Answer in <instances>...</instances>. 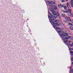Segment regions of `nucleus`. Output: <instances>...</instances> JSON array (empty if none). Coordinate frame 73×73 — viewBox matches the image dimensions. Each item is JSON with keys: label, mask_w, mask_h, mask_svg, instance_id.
<instances>
[{"label": "nucleus", "mask_w": 73, "mask_h": 73, "mask_svg": "<svg viewBox=\"0 0 73 73\" xmlns=\"http://www.w3.org/2000/svg\"><path fill=\"white\" fill-rule=\"evenodd\" d=\"M67 2H68V0H65Z\"/></svg>", "instance_id": "obj_25"}, {"label": "nucleus", "mask_w": 73, "mask_h": 73, "mask_svg": "<svg viewBox=\"0 0 73 73\" xmlns=\"http://www.w3.org/2000/svg\"><path fill=\"white\" fill-rule=\"evenodd\" d=\"M64 9H67V8L66 7V6H64Z\"/></svg>", "instance_id": "obj_20"}, {"label": "nucleus", "mask_w": 73, "mask_h": 73, "mask_svg": "<svg viewBox=\"0 0 73 73\" xmlns=\"http://www.w3.org/2000/svg\"><path fill=\"white\" fill-rule=\"evenodd\" d=\"M51 8H50V10H51V9H54L55 10H56V9H57V7H56V6H55L51 5Z\"/></svg>", "instance_id": "obj_5"}, {"label": "nucleus", "mask_w": 73, "mask_h": 73, "mask_svg": "<svg viewBox=\"0 0 73 73\" xmlns=\"http://www.w3.org/2000/svg\"><path fill=\"white\" fill-rule=\"evenodd\" d=\"M71 72H73V70H71Z\"/></svg>", "instance_id": "obj_26"}, {"label": "nucleus", "mask_w": 73, "mask_h": 73, "mask_svg": "<svg viewBox=\"0 0 73 73\" xmlns=\"http://www.w3.org/2000/svg\"><path fill=\"white\" fill-rule=\"evenodd\" d=\"M69 50H72V49L71 48H69Z\"/></svg>", "instance_id": "obj_24"}, {"label": "nucleus", "mask_w": 73, "mask_h": 73, "mask_svg": "<svg viewBox=\"0 0 73 73\" xmlns=\"http://www.w3.org/2000/svg\"><path fill=\"white\" fill-rule=\"evenodd\" d=\"M66 20H67L68 21H71V19L67 17V16L65 18Z\"/></svg>", "instance_id": "obj_7"}, {"label": "nucleus", "mask_w": 73, "mask_h": 73, "mask_svg": "<svg viewBox=\"0 0 73 73\" xmlns=\"http://www.w3.org/2000/svg\"><path fill=\"white\" fill-rule=\"evenodd\" d=\"M57 29H58V30H61V28H57Z\"/></svg>", "instance_id": "obj_18"}, {"label": "nucleus", "mask_w": 73, "mask_h": 73, "mask_svg": "<svg viewBox=\"0 0 73 73\" xmlns=\"http://www.w3.org/2000/svg\"><path fill=\"white\" fill-rule=\"evenodd\" d=\"M72 40H73V37H72Z\"/></svg>", "instance_id": "obj_27"}, {"label": "nucleus", "mask_w": 73, "mask_h": 73, "mask_svg": "<svg viewBox=\"0 0 73 73\" xmlns=\"http://www.w3.org/2000/svg\"><path fill=\"white\" fill-rule=\"evenodd\" d=\"M70 29H71V30H72V31H73V27H70Z\"/></svg>", "instance_id": "obj_16"}, {"label": "nucleus", "mask_w": 73, "mask_h": 73, "mask_svg": "<svg viewBox=\"0 0 73 73\" xmlns=\"http://www.w3.org/2000/svg\"><path fill=\"white\" fill-rule=\"evenodd\" d=\"M60 36L62 37H64L65 36V35L64 33V34H61L60 35Z\"/></svg>", "instance_id": "obj_11"}, {"label": "nucleus", "mask_w": 73, "mask_h": 73, "mask_svg": "<svg viewBox=\"0 0 73 73\" xmlns=\"http://www.w3.org/2000/svg\"><path fill=\"white\" fill-rule=\"evenodd\" d=\"M62 17H65V18H66V17L67 16H66V15H65V14H62Z\"/></svg>", "instance_id": "obj_8"}, {"label": "nucleus", "mask_w": 73, "mask_h": 73, "mask_svg": "<svg viewBox=\"0 0 73 73\" xmlns=\"http://www.w3.org/2000/svg\"><path fill=\"white\" fill-rule=\"evenodd\" d=\"M68 25H69V26H72L73 25H72V24L70 23H69Z\"/></svg>", "instance_id": "obj_14"}, {"label": "nucleus", "mask_w": 73, "mask_h": 73, "mask_svg": "<svg viewBox=\"0 0 73 73\" xmlns=\"http://www.w3.org/2000/svg\"><path fill=\"white\" fill-rule=\"evenodd\" d=\"M50 21L51 23H52L53 25H54L53 26V27L54 28H55L54 26H58V25H59L60 23H58L57 22V21L54 20L53 19H53L52 17H50Z\"/></svg>", "instance_id": "obj_2"}, {"label": "nucleus", "mask_w": 73, "mask_h": 73, "mask_svg": "<svg viewBox=\"0 0 73 73\" xmlns=\"http://www.w3.org/2000/svg\"><path fill=\"white\" fill-rule=\"evenodd\" d=\"M64 42L65 44H66L67 45H69V44H70V43L72 42V41H71V40H64Z\"/></svg>", "instance_id": "obj_4"}, {"label": "nucleus", "mask_w": 73, "mask_h": 73, "mask_svg": "<svg viewBox=\"0 0 73 73\" xmlns=\"http://www.w3.org/2000/svg\"><path fill=\"white\" fill-rule=\"evenodd\" d=\"M67 11H68V12L69 13H71V10H70V9H68Z\"/></svg>", "instance_id": "obj_13"}, {"label": "nucleus", "mask_w": 73, "mask_h": 73, "mask_svg": "<svg viewBox=\"0 0 73 73\" xmlns=\"http://www.w3.org/2000/svg\"><path fill=\"white\" fill-rule=\"evenodd\" d=\"M64 36H65V38H63V40H67V39H70L72 38V37L70 36H68V33H64Z\"/></svg>", "instance_id": "obj_3"}, {"label": "nucleus", "mask_w": 73, "mask_h": 73, "mask_svg": "<svg viewBox=\"0 0 73 73\" xmlns=\"http://www.w3.org/2000/svg\"><path fill=\"white\" fill-rule=\"evenodd\" d=\"M58 33H62V31H59L58 32Z\"/></svg>", "instance_id": "obj_17"}, {"label": "nucleus", "mask_w": 73, "mask_h": 73, "mask_svg": "<svg viewBox=\"0 0 73 73\" xmlns=\"http://www.w3.org/2000/svg\"><path fill=\"white\" fill-rule=\"evenodd\" d=\"M47 2L50 4H55V2L53 1H47Z\"/></svg>", "instance_id": "obj_6"}, {"label": "nucleus", "mask_w": 73, "mask_h": 73, "mask_svg": "<svg viewBox=\"0 0 73 73\" xmlns=\"http://www.w3.org/2000/svg\"><path fill=\"white\" fill-rule=\"evenodd\" d=\"M51 12L52 13V15L53 16H52V15L50 14V17L48 15V17L50 19V17H52V19H56V17H57V16L56 15H57V16H59V15L58 14V13L57 11H55L53 10L52 9H51Z\"/></svg>", "instance_id": "obj_1"}, {"label": "nucleus", "mask_w": 73, "mask_h": 73, "mask_svg": "<svg viewBox=\"0 0 73 73\" xmlns=\"http://www.w3.org/2000/svg\"><path fill=\"white\" fill-rule=\"evenodd\" d=\"M67 6L68 9L70 8V5H69V3H67Z\"/></svg>", "instance_id": "obj_10"}, {"label": "nucleus", "mask_w": 73, "mask_h": 73, "mask_svg": "<svg viewBox=\"0 0 73 73\" xmlns=\"http://www.w3.org/2000/svg\"><path fill=\"white\" fill-rule=\"evenodd\" d=\"M62 2H65V1H64V0H62L61 1Z\"/></svg>", "instance_id": "obj_22"}, {"label": "nucleus", "mask_w": 73, "mask_h": 73, "mask_svg": "<svg viewBox=\"0 0 73 73\" xmlns=\"http://www.w3.org/2000/svg\"><path fill=\"white\" fill-rule=\"evenodd\" d=\"M70 53H71L72 54H73V52L72 51H71Z\"/></svg>", "instance_id": "obj_23"}, {"label": "nucleus", "mask_w": 73, "mask_h": 73, "mask_svg": "<svg viewBox=\"0 0 73 73\" xmlns=\"http://www.w3.org/2000/svg\"><path fill=\"white\" fill-rule=\"evenodd\" d=\"M71 60L72 61H73V58H71Z\"/></svg>", "instance_id": "obj_19"}, {"label": "nucleus", "mask_w": 73, "mask_h": 73, "mask_svg": "<svg viewBox=\"0 0 73 73\" xmlns=\"http://www.w3.org/2000/svg\"><path fill=\"white\" fill-rule=\"evenodd\" d=\"M70 13V16H72V15H73V14H72V13Z\"/></svg>", "instance_id": "obj_21"}, {"label": "nucleus", "mask_w": 73, "mask_h": 73, "mask_svg": "<svg viewBox=\"0 0 73 73\" xmlns=\"http://www.w3.org/2000/svg\"><path fill=\"white\" fill-rule=\"evenodd\" d=\"M64 13H68V10H66L65 11H64Z\"/></svg>", "instance_id": "obj_15"}, {"label": "nucleus", "mask_w": 73, "mask_h": 73, "mask_svg": "<svg viewBox=\"0 0 73 73\" xmlns=\"http://www.w3.org/2000/svg\"><path fill=\"white\" fill-rule=\"evenodd\" d=\"M58 6L60 8H61L62 7H64V6H63L61 4L58 5Z\"/></svg>", "instance_id": "obj_9"}, {"label": "nucleus", "mask_w": 73, "mask_h": 73, "mask_svg": "<svg viewBox=\"0 0 73 73\" xmlns=\"http://www.w3.org/2000/svg\"><path fill=\"white\" fill-rule=\"evenodd\" d=\"M71 1L72 3L71 4L72 7H73V0H71Z\"/></svg>", "instance_id": "obj_12"}]
</instances>
